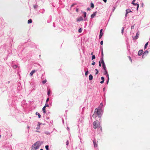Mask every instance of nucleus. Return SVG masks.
Here are the masks:
<instances>
[{
  "label": "nucleus",
  "mask_w": 150,
  "mask_h": 150,
  "mask_svg": "<svg viewBox=\"0 0 150 150\" xmlns=\"http://www.w3.org/2000/svg\"><path fill=\"white\" fill-rule=\"evenodd\" d=\"M43 142L41 141H38L34 144L31 147L32 150H36L38 149L42 144Z\"/></svg>",
  "instance_id": "nucleus-2"
},
{
  "label": "nucleus",
  "mask_w": 150,
  "mask_h": 150,
  "mask_svg": "<svg viewBox=\"0 0 150 150\" xmlns=\"http://www.w3.org/2000/svg\"><path fill=\"white\" fill-rule=\"evenodd\" d=\"M42 110L43 113H45L46 112L45 107L44 106V107L42 108Z\"/></svg>",
  "instance_id": "nucleus-17"
},
{
  "label": "nucleus",
  "mask_w": 150,
  "mask_h": 150,
  "mask_svg": "<svg viewBox=\"0 0 150 150\" xmlns=\"http://www.w3.org/2000/svg\"><path fill=\"white\" fill-rule=\"evenodd\" d=\"M32 22V20L31 19H30L28 20V24L31 23Z\"/></svg>",
  "instance_id": "nucleus-16"
},
{
  "label": "nucleus",
  "mask_w": 150,
  "mask_h": 150,
  "mask_svg": "<svg viewBox=\"0 0 150 150\" xmlns=\"http://www.w3.org/2000/svg\"><path fill=\"white\" fill-rule=\"evenodd\" d=\"M143 51L142 50H139L138 52V54L139 56L142 55L143 53Z\"/></svg>",
  "instance_id": "nucleus-7"
},
{
  "label": "nucleus",
  "mask_w": 150,
  "mask_h": 150,
  "mask_svg": "<svg viewBox=\"0 0 150 150\" xmlns=\"http://www.w3.org/2000/svg\"><path fill=\"white\" fill-rule=\"evenodd\" d=\"M47 82V80L45 79L43 81H42V83L43 84H44L46 82Z\"/></svg>",
  "instance_id": "nucleus-29"
},
{
  "label": "nucleus",
  "mask_w": 150,
  "mask_h": 150,
  "mask_svg": "<svg viewBox=\"0 0 150 150\" xmlns=\"http://www.w3.org/2000/svg\"><path fill=\"white\" fill-rule=\"evenodd\" d=\"M69 144V142L67 140L66 142V145H68Z\"/></svg>",
  "instance_id": "nucleus-44"
},
{
  "label": "nucleus",
  "mask_w": 150,
  "mask_h": 150,
  "mask_svg": "<svg viewBox=\"0 0 150 150\" xmlns=\"http://www.w3.org/2000/svg\"><path fill=\"white\" fill-rule=\"evenodd\" d=\"M95 64V62L94 61H93L92 63V65H94Z\"/></svg>",
  "instance_id": "nucleus-42"
},
{
  "label": "nucleus",
  "mask_w": 150,
  "mask_h": 150,
  "mask_svg": "<svg viewBox=\"0 0 150 150\" xmlns=\"http://www.w3.org/2000/svg\"><path fill=\"white\" fill-rule=\"evenodd\" d=\"M105 88H104L103 89V90L104 91L105 90Z\"/></svg>",
  "instance_id": "nucleus-51"
},
{
  "label": "nucleus",
  "mask_w": 150,
  "mask_h": 150,
  "mask_svg": "<svg viewBox=\"0 0 150 150\" xmlns=\"http://www.w3.org/2000/svg\"><path fill=\"white\" fill-rule=\"evenodd\" d=\"M116 8V7L114 6L112 9V11L113 12Z\"/></svg>",
  "instance_id": "nucleus-43"
},
{
  "label": "nucleus",
  "mask_w": 150,
  "mask_h": 150,
  "mask_svg": "<svg viewBox=\"0 0 150 150\" xmlns=\"http://www.w3.org/2000/svg\"><path fill=\"white\" fill-rule=\"evenodd\" d=\"M128 57H129L130 60V61L131 62H132V59H131V58L129 56H128Z\"/></svg>",
  "instance_id": "nucleus-40"
},
{
  "label": "nucleus",
  "mask_w": 150,
  "mask_h": 150,
  "mask_svg": "<svg viewBox=\"0 0 150 150\" xmlns=\"http://www.w3.org/2000/svg\"><path fill=\"white\" fill-rule=\"evenodd\" d=\"M40 150H43V149H40Z\"/></svg>",
  "instance_id": "nucleus-53"
},
{
  "label": "nucleus",
  "mask_w": 150,
  "mask_h": 150,
  "mask_svg": "<svg viewBox=\"0 0 150 150\" xmlns=\"http://www.w3.org/2000/svg\"><path fill=\"white\" fill-rule=\"evenodd\" d=\"M50 93H51L50 90H49L48 91L47 93V95L48 96H49Z\"/></svg>",
  "instance_id": "nucleus-22"
},
{
  "label": "nucleus",
  "mask_w": 150,
  "mask_h": 150,
  "mask_svg": "<svg viewBox=\"0 0 150 150\" xmlns=\"http://www.w3.org/2000/svg\"><path fill=\"white\" fill-rule=\"evenodd\" d=\"M139 31L137 32L136 33V35L134 38V39L135 40L137 39L139 37Z\"/></svg>",
  "instance_id": "nucleus-6"
},
{
  "label": "nucleus",
  "mask_w": 150,
  "mask_h": 150,
  "mask_svg": "<svg viewBox=\"0 0 150 150\" xmlns=\"http://www.w3.org/2000/svg\"><path fill=\"white\" fill-rule=\"evenodd\" d=\"M41 124L40 122H38V125H37V127H36V129L38 130H39L40 129V125Z\"/></svg>",
  "instance_id": "nucleus-13"
},
{
  "label": "nucleus",
  "mask_w": 150,
  "mask_h": 150,
  "mask_svg": "<svg viewBox=\"0 0 150 150\" xmlns=\"http://www.w3.org/2000/svg\"><path fill=\"white\" fill-rule=\"evenodd\" d=\"M101 61H99V65L100 67H101Z\"/></svg>",
  "instance_id": "nucleus-37"
},
{
  "label": "nucleus",
  "mask_w": 150,
  "mask_h": 150,
  "mask_svg": "<svg viewBox=\"0 0 150 150\" xmlns=\"http://www.w3.org/2000/svg\"><path fill=\"white\" fill-rule=\"evenodd\" d=\"M104 75H107V74H108V72L107 71V69L104 70Z\"/></svg>",
  "instance_id": "nucleus-21"
},
{
  "label": "nucleus",
  "mask_w": 150,
  "mask_h": 150,
  "mask_svg": "<svg viewBox=\"0 0 150 150\" xmlns=\"http://www.w3.org/2000/svg\"><path fill=\"white\" fill-rule=\"evenodd\" d=\"M148 42H147L145 45H144V49H145L146 48V47L148 45Z\"/></svg>",
  "instance_id": "nucleus-26"
},
{
  "label": "nucleus",
  "mask_w": 150,
  "mask_h": 150,
  "mask_svg": "<svg viewBox=\"0 0 150 150\" xmlns=\"http://www.w3.org/2000/svg\"><path fill=\"white\" fill-rule=\"evenodd\" d=\"M100 127V124L98 121L96 120L94 121L93 123V127L95 129L99 128Z\"/></svg>",
  "instance_id": "nucleus-3"
},
{
  "label": "nucleus",
  "mask_w": 150,
  "mask_h": 150,
  "mask_svg": "<svg viewBox=\"0 0 150 150\" xmlns=\"http://www.w3.org/2000/svg\"><path fill=\"white\" fill-rule=\"evenodd\" d=\"M36 131V132H38V131Z\"/></svg>",
  "instance_id": "nucleus-57"
},
{
  "label": "nucleus",
  "mask_w": 150,
  "mask_h": 150,
  "mask_svg": "<svg viewBox=\"0 0 150 150\" xmlns=\"http://www.w3.org/2000/svg\"><path fill=\"white\" fill-rule=\"evenodd\" d=\"M100 44L101 45H103V41H101L100 42Z\"/></svg>",
  "instance_id": "nucleus-45"
},
{
  "label": "nucleus",
  "mask_w": 150,
  "mask_h": 150,
  "mask_svg": "<svg viewBox=\"0 0 150 150\" xmlns=\"http://www.w3.org/2000/svg\"><path fill=\"white\" fill-rule=\"evenodd\" d=\"M13 68L14 69H16L17 68V66L16 65H14L13 66Z\"/></svg>",
  "instance_id": "nucleus-41"
},
{
  "label": "nucleus",
  "mask_w": 150,
  "mask_h": 150,
  "mask_svg": "<svg viewBox=\"0 0 150 150\" xmlns=\"http://www.w3.org/2000/svg\"><path fill=\"white\" fill-rule=\"evenodd\" d=\"M91 7L92 8H93L94 7V4L92 3H91Z\"/></svg>",
  "instance_id": "nucleus-24"
},
{
  "label": "nucleus",
  "mask_w": 150,
  "mask_h": 150,
  "mask_svg": "<svg viewBox=\"0 0 150 150\" xmlns=\"http://www.w3.org/2000/svg\"><path fill=\"white\" fill-rule=\"evenodd\" d=\"M36 70H32L30 73V76H32L33 74L36 72Z\"/></svg>",
  "instance_id": "nucleus-11"
},
{
  "label": "nucleus",
  "mask_w": 150,
  "mask_h": 150,
  "mask_svg": "<svg viewBox=\"0 0 150 150\" xmlns=\"http://www.w3.org/2000/svg\"><path fill=\"white\" fill-rule=\"evenodd\" d=\"M67 129L68 130H69V128L68 127H67Z\"/></svg>",
  "instance_id": "nucleus-52"
},
{
  "label": "nucleus",
  "mask_w": 150,
  "mask_h": 150,
  "mask_svg": "<svg viewBox=\"0 0 150 150\" xmlns=\"http://www.w3.org/2000/svg\"><path fill=\"white\" fill-rule=\"evenodd\" d=\"M28 128H29V127L28 126Z\"/></svg>",
  "instance_id": "nucleus-58"
},
{
  "label": "nucleus",
  "mask_w": 150,
  "mask_h": 150,
  "mask_svg": "<svg viewBox=\"0 0 150 150\" xmlns=\"http://www.w3.org/2000/svg\"><path fill=\"white\" fill-rule=\"evenodd\" d=\"M148 53V52L147 50H146L143 53V55H144V54H147Z\"/></svg>",
  "instance_id": "nucleus-19"
},
{
  "label": "nucleus",
  "mask_w": 150,
  "mask_h": 150,
  "mask_svg": "<svg viewBox=\"0 0 150 150\" xmlns=\"http://www.w3.org/2000/svg\"><path fill=\"white\" fill-rule=\"evenodd\" d=\"M97 115L99 117H101L102 115V108H100L99 109L96 108L95 110V112L94 114L92 115V117L94 118H96Z\"/></svg>",
  "instance_id": "nucleus-1"
},
{
  "label": "nucleus",
  "mask_w": 150,
  "mask_h": 150,
  "mask_svg": "<svg viewBox=\"0 0 150 150\" xmlns=\"http://www.w3.org/2000/svg\"><path fill=\"white\" fill-rule=\"evenodd\" d=\"M131 12L132 11H131V10H130V9L126 10V13L125 14V16L126 17L127 15V14H128L129 13Z\"/></svg>",
  "instance_id": "nucleus-8"
},
{
  "label": "nucleus",
  "mask_w": 150,
  "mask_h": 150,
  "mask_svg": "<svg viewBox=\"0 0 150 150\" xmlns=\"http://www.w3.org/2000/svg\"><path fill=\"white\" fill-rule=\"evenodd\" d=\"M106 76L107 78V79H109V75L108 74H107L106 75Z\"/></svg>",
  "instance_id": "nucleus-38"
},
{
  "label": "nucleus",
  "mask_w": 150,
  "mask_h": 150,
  "mask_svg": "<svg viewBox=\"0 0 150 150\" xmlns=\"http://www.w3.org/2000/svg\"><path fill=\"white\" fill-rule=\"evenodd\" d=\"M132 4L134 5L137 6V11L138 10V9L139 7V4L137 3H134L133 4Z\"/></svg>",
  "instance_id": "nucleus-14"
},
{
  "label": "nucleus",
  "mask_w": 150,
  "mask_h": 150,
  "mask_svg": "<svg viewBox=\"0 0 150 150\" xmlns=\"http://www.w3.org/2000/svg\"><path fill=\"white\" fill-rule=\"evenodd\" d=\"M38 6L37 5H33V7L35 9H36L38 7Z\"/></svg>",
  "instance_id": "nucleus-33"
},
{
  "label": "nucleus",
  "mask_w": 150,
  "mask_h": 150,
  "mask_svg": "<svg viewBox=\"0 0 150 150\" xmlns=\"http://www.w3.org/2000/svg\"><path fill=\"white\" fill-rule=\"evenodd\" d=\"M82 31V29L81 28H80L78 30V32L79 33H80Z\"/></svg>",
  "instance_id": "nucleus-31"
},
{
  "label": "nucleus",
  "mask_w": 150,
  "mask_h": 150,
  "mask_svg": "<svg viewBox=\"0 0 150 150\" xmlns=\"http://www.w3.org/2000/svg\"><path fill=\"white\" fill-rule=\"evenodd\" d=\"M103 30V29H100V35L99 36V39H100L103 35V33H102Z\"/></svg>",
  "instance_id": "nucleus-5"
},
{
  "label": "nucleus",
  "mask_w": 150,
  "mask_h": 150,
  "mask_svg": "<svg viewBox=\"0 0 150 150\" xmlns=\"http://www.w3.org/2000/svg\"><path fill=\"white\" fill-rule=\"evenodd\" d=\"M45 148L46 150H49L48 145H46L45 146Z\"/></svg>",
  "instance_id": "nucleus-27"
},
{
  "label": "nucleus",
  "mask_w": 150,
  "mask_h": 150,
  "mask_svg": "<svg viewBox=\"0 0 150 150\" xmlns=\"http://www.w3.org/2000/svg\"><path fill=\"white\" fill-rule=\"evenodd\" d=\"M136 0H133V1H132V4H133L134 3V2Z\"/></svg>",
  "instance_id": "nucleus-46"
},
{
  "label": "nucleus",
  "mask_w": 150,
  "mask_h": 150,
  "mask_svg": "<svg viewBox=\"0 0 150 150\" xmlns=\"http://www.w3.org/2000/svg\"><path fill=\"white\" fill-rule=\"evenodd\" d=\"M143 5V4H142V6Z\"/></svg>",
  "instance_id": "nucleus-54"
},
{
  "label": "nucleus",
  "mask_w": 150,
  "mask_h": 150,
  "mask_svg": "<svg viewBox=\"0 0 150 150\" xmlns=\"http://www.w3.org/2000/svg\"><path fill=\"white\" fill-rule=\"evenodd\" d=\"M93 76L91 74H90L89 76V80H92Z\"/></svg>",
  "instance_id": "nucleus-15"
},
{
  "label": "nucleus",
  "mask_w": 150,
  "mask_h": 150,
  "mask_svg": "<svg viewBox=\"0 0 150 150\" xmlns=\"http://www.w3.org/2000/svg\"><path fill=\"white\" fill-rule=\"evenodd\" d=\"M83 13L84 15V18H85L86 16V13L85 12H83Z\"/></svg>",
  "instance_id": "nucleus-25"
},
{
  "label": "nucleus",
  "mask_w": 150,
  "mask_h": 150,
  "mask_svg": "<svg viewBox=\"0 0 150 150\" xmlns=\"http://www.w3.org/2000/svg\"><path fill=\"white\" fill-rule=\"evenodd\" d=\"M101 64H102V67L104 70H106V68L105 66V64L104 62L103 59V58H101Z\"/></svg>",
  "instance_id": "nucleus-4"
},
{
  "label": "nucleus",
  "mask_w": 150,
  "mask_h": 150,
  "mask_svg": "<svg viewBox=\"0 0 150 150\" xmlns=\"http://www.w3.org/2000/svg\"><path fill=\"white\" fill-rule=\"evenodd\" d=\"M93 52H92L91 53V55H92L93 54Z\"/></svg>",
  "instance_id": "nucleus-50"
},
{
  "label": "nucleus",
  "mask_w": 150,
  "mask_h": 150,
  "mask_svg": "<svg viewBox=\"0 0 150 150\" xmlns=\"http://www.w3.org/2000/svg\"><path fill=\"white\" fill-rule=\"evenodd\" d=\"M88 71H87L85 72V76H87L88 75Z\"/></svg>",
  "instance_id": "nucleus-32"
},
{
  "label": "nucleus",
  "mask_w": 150,
  "mask_h": 150,
  "mask_svg": "<svg viewBox=\"0 0 150 150\" xmlns=\"http://www.w3.org/2000/svg\"><path fill=\"white\" fill-rule=\"evenodd\" d=\"M124 29V28L122 27L121 30V33L122 34H123V33Z\"/></svg>",
  "instance_id": "nucleus-36"
},
{
  "label": "nucleus",
  "mask_w": 150,
  "mask_h": 150,
  "mask_svg": "<svg viewBox=\"0 0 150 150\" xmlns=\"http://www.w3.org/2000/svg\"><path fill=\"white\" fill-rule=\"evenodd\" d=\"M101 80L102 81L100 82V83L101 84H102L104 82V80H105V78L103 77L102 76L101 77Z\"/></svg>",
  "instance_id": "nucleus-12"
},
{
  "label": "nucleus",
  "mask_w": 150,
  "mask_h": 150,
  "mask_svg": "<svg viewBox=\"0 0 150 150\" xmlns=\"http://www.w3.org/2000/svg\"><path fill=\"white\" fill-rule=\"evenodd\" d=\"M1 137V135H0V138Z\"/></svg>",
  "instance_id": "nucleus-55"
},
{
  "label": "nucleus",
  "mask_w": 150,
  "mask_h": 150,
  "mask_svg": "<svg viewBox=\"0 0 150 150\" xmlns=\"http://www.w3.org/2000/svg\"><path fill=\"white\" fill-rule=\"evenodd\" d=\"M109 79H107V84H108V83L109 81Z\"/></svg>",
  "instance_id": "nucleus-39"
},
{
  "label": "nucleus",
  "mask_w": 150,
  "mask_h": 150,
  "mask_svg": "<svg viewBox=\"0 0 150 150\" xmlns=\"http://www.w3.org/2000/svg\"><path fill=\"white\" fill-rule=\"evenodd\" d=\"M49 100V98H47L46 99V103H47L48 101Z\"/></svg>",
  "instance_id": "nucleus-35"
},
{
  "label": "nucleus",
  "mask_w": 150,
  "mask_h": 150,
  "mask_svg": "<svg viewBox=\"0 0 150 150\" xmlns=\"http://www.w3.org/2000/svg\"><path fill=\"white\" fill-rule=\"evenodd\" d=\"M95 71H96V74H97L98 73V71L97 69H95Z\"/></svg>",
  "instance_id": "nucleus-34"
},
{
  "label": "nucleus",
  "mask_w": 150,
  "mask_h": 150,
  "mask_svg": "<svg viewBox=\"0 0 150 150\" xmlns=\"http://www.w3.org/2000/svg\"><path fill=\"white\" fill-rule=\"evenodd\" d=\"M97 12H94L91 16V18H93L96 15Z\"/></svg>",
  "instance_id": "nucleus-9"
},
{
  "label": "nucleus",
  "mask_w": 150,
  "mask_h": 150,
  "mask_svg": "<svg viewBox=\"0 0 150 150\" xmlns=\"http://www.w3.org/2000/svg\"><path fill=\"white\" fill-rule=\"evenodd\" d=\"M104 1V2H106V1H107V0H103Z\"/></svg>",
  "instance_id": "nucleus-49"
},
{
  "label": "nucleus",
  "mask_w": 150,
  "mask_h": 150,
  "mask_svg": "<svg viewBox=\"0 0 150 150\" xmlns=\"http://www.w3.org/2000/svg\"><path fill=\"white\" fill-rule=\"evenodd\" d=\"M134 28V26H132L131 27V29H133Z\"/></svg>",
  "instance_id": "nucleus-47"
},
{
  "label": "nucleus",
  "mask_w": 150,
  "mask_h": 150,
  "mask_svg": "<svg viewBox=\"0 0 150 150\" xmlns=\"http://www.w3.org/2000/svg\"><path fill=\"white\" fill-rule=\"evenodd\" d=\"M47 134H49V133H47Z\"/></svg>",
  "instance_id": "nucleus-56"
},
{
  "label": "nucleus",
  "mask_w": 150,
  "mask_h": 150,
  "mask_svg": "<svg viewBox=\"0 0 150 150\" xmlns=\"http://www.w3.org/2000/svg\"><path fill=\"white\" fill-rule=\"evenodd\" d=\"M103 106V103H101L99 105V106L98 108L99 109L100 108H102V107Z\"/></svg>",
  "instance_id": "nucleus-23"
},
{
  "label": "nucleus",
  "mask_w": 150,
  "mask_h": 150,
  "mask_svg": "<svg viewBox=\"0 0 150 150\" xmlns=\"http://www.w3.org/2000/svg\"><path fill=\"white\" fill-rule=\"evenodd\" d=\"M87 11H90V8H88L87 9Z\"/></svg>",
  "instance_id": "nucleus-48"
},
{
  "label": "nucleus",
  "mask_w": 150,
  "mask_h": 150,
  "mask_svg": "<svg viewBox=\"0 0 150 150\" xmlns=\"http://www.w3.org/2000/svg\"><path fill=\"white\" fill-rule=\"evenodd\" d=\"M36 115H38V117L39 118H40L41 115L39 113H38V112H36L35 113Z\"/></svg>",
  "instance_id": "nucleus-20"
},
{
  "label": "nucleus",
  "mask_w": 150,
  "mask_h": 150,
  "mask_svg": "<svg viewBox=\"0 0 150 150\" xmlns=\"http://www.w3.org/2000/svg\"><path fill=\"white\" fill-rule=\"evenodd\" d=\"M49 106V105L47 103H46V104L44 107L46 108V107H48Z\"/></svg>",
  "instance_id": "nucleus-30"
},
{
  "label": "nucleus",
  "mask_w": 150,
  "mask_h": 150,
  "mask_svg": "<svg viewBox=\"0 0 150 150\" xmlns=\"http://www.w3.org/2000/svg\"><path fill=\"white\" fill-rule=\"evenodd\" d=\"M83 20V18L82 17H80L78 18L77 19V21H82Z\"/></svg>",
  "instance_id": "nucleus-10"
},
{
  "label": "nucleus",
  "mask_w": 150,
  "mask_h": 150,
  "mask_svg": "<svg viewBox=\"0 0 150 150\" xmlns=\"http://www.w3.org/2000/svg\"><path fill=\"white\" fill-rule=\"evenodd\" d=\"M93 143L95 147H97V145L95 141H93Z\"/></svg>",
  "instance_id": "nucleus-18"
},
{
  "label": "nucleus",
  "mask_w": 150,
  "mask_h": 150,
  "mask_svg": "<svg viewBox=\"0 0 150 150\" xmlns=\"http://www.w3.org/2000/svg\"><path fill=\"white\" fill-rule=\"evenodd\" d=\"M96 58V57L95 56V55H93L92 56V60H93L94 59H95Z\"/></svg>",
  "instance_id": "nucleus-28"
}]
</instances>
